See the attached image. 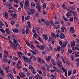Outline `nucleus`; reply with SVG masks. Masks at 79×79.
Segmentation results:
<instances>
[{"instance_id": "obj_1", "label": "nucleus", "mask_w": 79, "mask_h": 79, "mask_svg": "<svg viewBox=\"0 0 79 79\" xmlns=\"http://www.w3.org/2000/svg\"><path fill=\"white\" fill-rule=\"evenodd\" d=\"M36 47L38 48L41 50H44L45 49V48L46 47L44 45H40L39 44H37L36 45Z\"/></svg>"}, {"instance_id": "obj_2", "label": "nucleus", "mask_w": 79, "mask_h": 79, "mask_svg": "<svg viewBox=\"0 0 79 79\" xmlns=\"http://www.w3.org/2000/svg\"><path fill=\"white\" fill-rule=\"evenodd\" d=\"M36 8L38 10V11L40 13H41L42 12L40 11V10H41V6H40V3L37 2L36 3Z\"/></svg>"}, {"instance_id": "obj_3", "label": "nucleus", "mask_w": 79, "mask_h": 79, "mask_svg": "<svg viewBox=\"0 0 79 79\" xmlns=\"http://www.w3.org/2000/svg\"><path fill=\"white\" fill-rule=\"evenodd\" d=\"M18 42H19L20 43V41L19 40H16L15 39H14L13 40V42L14 43L15 45L16 46H17V45H19Z\"/></svg>"}, {"instance_id": "obj_4", "label": "nucleus", "mask_w": 79, "mask_h": 79, "mask_svg": "<svg viewBox=\"0 0 79 79\" xmlns=\"http://www.w3.org/2000/svg\"><path fill=\"white\" fill-rule=\"evenodd\" d=\"M49 27H51V26H54V24L53 23V21H52L50 20L49 22Z\"/></svg>"}, {"instance_id": "obj_5", "label": "nucleus", "mask_w": 79, "mask_h": 79, "mask_svg": "<svg viewBox=\"0 0 79 79\" xmlns=\"http://www.w3.org/2000/svg\"><path fill=\"white\" fill-rule=\"evenodd\" d=\"M38 62H39V63H40V64H42V63H44V61L42 60V59L41 58H38Z\"/></svg>"}, {"instance_id": "obj_6", "label": "nucleus", "mask_w": 79, "mask_h": 79, "mask_svg": "<svg viewBox=\"0 0 79 79\" xmlns=\"http://www.w3.org/2000/svg\"><path fill=\"white\" fill-rule=\"evenodd\" d=\"M11 15L12 16H13L14 17V18L15 19H17V14H14L12 13L11 14Z\"/></svg>"}, {"instance_id": "obj_7", "label": "nucleus", "mask_w": 79, "mask_h": 79, "mask_svg": "<svg viewBox=\"0 0 79 79\" xmlns=\"http://www.w3.org/2000/svg\"><path fill=\"white\" fill-rule=\"evenodd\" d=\"M59 37H60V39H63V38H64V37H65L64 35V34H63V33L60 34Z\"/></svg>"}, {"instance_id": "obj_8", "label": "nucleus", "mask_w": 79, "mask_h": 79, "mask_svg": "<svg viewBox=\"0 0 79 79\" xmlns=\"http://www.w3.org/2000/svg\"><path fill=\"white\" fill-rule=\"evenodd\" d=\"M19 75L20 77H21V78H23V77H26V74H25V73H22V75H21L20 73H19Z\"/></svg>"}, {"instance_id": "obj_9", "label": "nucleus", "mask_w": 79, "mask_h": 79, "mask_svg": "<svg viewBox=\"0 0 79 79\" xmlns=\"http://www.w3.org/2000/svg\"><path fill=\"white\" fill-rule=\"evenodd\" d=\"M12 31L15 33H18V32H19V30L16 28L13 29Z\"/></svg>"}, {"instance_id": "obj_10", "label": "nucleus", "mask_w": 79, "mask_h": 79, "mask_svg": "<svg viewBox=\"0 0 79 79\" xmlns=\"http://www.w3.org/2000/svg\"><path fill=\"white\" fill-rule=\"evenodd\" d=\"M10 67L9 66H5L3 67V70H7V69H9Z\"/></svg>"}, {"instance_id": "obj_11", "label": "nucleus", "mask_w": 79, "mask_h": 79, "mask_svg": "<svg viewBox=\"0 0 79 79\" xmlns=\"http://www.w3.org/2000/svg\"><path fill=\"white\" fill-rule=\"evenodd\" d=\"M5 31L6 33H7V34H10V32L9 28H6Z\"/></svg>"}, {"instance_id": "obj_12", "label": "nucleus", "mask_w": 79, "mask_h": 79, "mask_svg": "<svg viewBox=\"0 0 79 79\" xmlns=\"http://www.w3.org/2000/svg\"><path fill=\"white\" fill-rule=\"evenodd\" d=\"M69 10H75V8L74 7H68L67 10L69 11Z\"/></svg>"}, {"instance_id": "obj_13", "label": "nucleus", "mask_w": 79, "mask_h": 79, "mask_svg": "<svg viewBox=\"0 0 79 79\" xmlns=\"http://www.w3.org/2000/svg\"><path fill=\"white\" fill-rule=\"evenodd\" d=\"M58 66H61L62 65V63L60 61L57 62Z\"/></svg>"}, {"instance_id": "obj_14", "label": "nucleus", "mask_w": 79, "mask_h": 79, "mask_svg": "<svg viewBox=\"0 0 79 79\" xmlns=\"http://www.w3.org/2000/svg\"><path fill=\"white\" fill-rule=\"evenodd\" d=\"M74 28L73 27H70V32H72V33H74Z\"/></svg>"}, {"instance_id": "obj_15", "label": "nucleus", "mask_w": 79, "mask_h": 79, "mask_svg": "<svg viewBox=\"0 0 79 79\" xmlns=\"http://www.w3.org/2000/svg\"><path fill=\"white\" fill-rule=\"evenodd\" d=\"M73 72L72 71V70L70 69L68 71V75L69 76L72 74Z\"/></svg>"}, {"instance_id": "obj_16", "label": "nucleus", "mask_w": 79, "mask_h": 79, "mask_svg": "<svg viewBox=\"0 0 79 79\" xmlns=\"http://www.w3.org/2000/svg\"><path fill=\"white\" fill-rule=\"evenodd\" d=\"M68 42H67V41H66V42H64L62 45L63 47L66 48V45H67V44H68Z\"/></svg>"}, {"instance_id": "obj_17", "label": "nucleus", "mask_w": 79, "mask_h": 79, "mask_svg": "<svg viewBox=\"0 0 79 79\" xmlns=\"http://www.w3.org/2000/svg\"><path fill=\"white\" fill-rule=\"evenodd\" d=\"M44 23L46 25V27H48V26L49 25V23H48V22L47 20H45Z\"/></svg>"}, {"instance_id": "obj_18", "label": "nucleus", "mask_w": 79, "mask_h": 79, "mask_svg": "<svg viewBox=\"0 0 79 79\" xmlns=\"http://www.w3.org/2000/svg\"><path fill=\"white\" fill-rule=\"evenodd\" d=\"M51 35L52 37L53 38H56V35L54 33H52L51 34Z\"/></svg>"}, {"instance_id": "obj_19", "label": "nucleus", "mask_w": 79, "mask_h": 79, "mask_svg": "<svg viewBox=\"0 0 79 79\" xmlns=\"http://www.w3.org/2000/svg\"><path fill=\"white\" fill-rule=\"evenodd\" d=\"M30 11L32 15H33V14H34V13L35 11V10L33 9H31L30 10Z\"/></svg>"}, {"instance_id": "obj_20", "label": "nucleus", "mask_w": 79, "mask_h": 79, "mask_svg": "<svg viewBox=\"0 0 79 79\" xmlns=\"http://www.w3.org/2000/svg\"><path fill=\"white\" fill-rule=\"evenodd\" d=\"M25 6H26V7H27V8H28L29 7V3H28V2L26 1H25Z\"/></svg>"}, {"instance_id": "obj_21", "label": "nucleus", "mask_w": 79, "mask_h": 79, "mask_svg": "<svg viewBox=\"0 0 79 79\" xmlns=\"http://www.w3.org/2000/svg\"><path fill=\"white\" fill-rule=\"evenodd\" d=\"M66 16H67V18H69L70 16H71V14L70 12H68L67 14H66Z\"/></svg>"}, {"instance_id": "obj_22", "label": "nucleus", "mask_w": 79, "mask_h": 79, "mask_svg": "<svg viewBox=\"0 0 79 79\" xmlns=\"http://www.w3.org/2000/svg\"><path fill=\"white\" fill-rule=\"evenodd\" d=\"M3 73V70H1L0 71V73L2 75V76L3 77L4 76V75H5V74Z\"/></svg>"}, {"instance_id": "obj_23", "label": "nucleus", "mask_w": 79, "mask_h": 79, "mask_svg": "<svg viewBox=\"0 0 79 79\" xmlns=\"http://www.w3.org/2000/svg\"><path fill=\"white\" fill-rule=\"evenodd\" d=\"M75 45V42H74V41H73L72 42L71 44V45L72 46V47H73L74 45Z\"/></svg>"}, {"instance_id": "obj_24", "label": "nucleus", "mask_w": 79, "mask_h": 79, "mask_svg": "<svg viewBox=\"0 0 79 79\" xmlns=\"http://www.w3.org/2000/svg\"><path fill=\"white\" fill-rule=\"evenodd\" d=\"M8 5L9 8V9H11V10H12V9L13 10V9H14V7L11 6L10 5V4H8Z\"/></svg>"}, {"instance_id": "obj_25", "label": "nucleus", "mask_w": 79, "mask_h": 79, "mask_svg": "<svg viewBox=\"0 0 79 79\" xmlns=\"http://www.w3.org/2000/svg\"><path fill=\"white\" fill-rule=\"evenodd\" d=\"M31 72H32V73H33V74H35V73H36L35 70V69H33V70H31Z\"/></svg>"}, {"instance_id": "obj_26", "label": "nucleus", "mask_w": 79, "mask_h": 79, "mask_svg": "<svg viewBox=\"0 0 79 79\" xmlns=\"http://www.w3.org/2000/svg\"><path fill=\"white\" fill-rule=\"evenodd\" d=\"M74 20L75 21L77 22V21H78V18H77V17L75 16L74 17Z\"/></svg>"}, {"instance_id": "obj_27", "label": "nucleus", "mask_w": 79, "mask_h": 79, "mask_svg": "<svg viewBox=\"0 0 79 79\" xmlns=\"http://www.w3.org/2000/svg\"><path fill=\"white\" fill-rule=\"evenodd\" d=\"M22 58L23 59V60H26V61H27V60H28V59L27 58V57L25 56H23L22 57Z\"/></svg>"}, {"instance_id": "obj_28", "label": "nucleus", "mask_w": 79, "mask_h": 79, "mask_svg": "<svg viewBox=\"0 0 79 79\" xmlns=\"http://www.w3.org/2000/svg\"><path fill=\"white\" fill-rule=\"evenodd\" d=\"M30 18H31V17L30 16H27V17H25V21L28 20V19H29Z\"/></svg>"}, {"instance_id": "obj_29", "label": "nucleus", "mask_w": 79, "mask_h": 79, "mask_svg": "<svg viewBox=\"0 0 79 79\" xmlns=\"http://www.w3.org/2000/svg\"><path fill=\"white\" fill-rule=\"evenodd\" d=\"M42 54L43 55H46L47 54V51H42Z\"/></svg>"}, {"instance_id": "obj_30", "label": "nucleus", "mask_w": 79, "mask_h": 79, "mask_svg": "<svg viewBox=\"0 0 79 79\" xmlns=\"http://www.w3.org/2000/svg\"><path fill=\"white\" fill-rule=\"evenodd\" d=\"M53 68L54 69V70H55V71L57 73H58V69H57V68H56L55 66H53Z\"/></svg>"}, {"instance_id": "obj_31", "label": "nucleus", "mask_w": 79, "mask_h": 79, "mask_svg": "<svg viewBox=\"0 0 79 79\" xmlns=\"http://www.w3.org/2000/svg\"><path fill=\"white\" fill-rule=\"evenodd\" d=\"M64 29H65V30H66V28L64 27H62V28L61 29V31H62V32H64Z\"/></svg>"}, {"instance_id": "obj_32", "label": "nucleus", "mask_w": 79, "mask_h": 79, "mask_svg": "<svg viewBox=\"0 0 79 79\" xmlns=\"http://www.w3.org/2000/svg\"><path fill=\"white\" fill-rule=\"evenodd\" d=\"M31 7H32V8H34V7H35V4H34V3L32 2H31Z\"/></svg>"}, {"instance_id": "obj_33", "label": "nucleus", "mask_w": 79, "mask_h": 79, "mask_svg": "<svg viewBox=\"0 0 79 79\" xmlns=\"http://www.w3.org/2000/svg\"><path fill=\"white\" fill-rule=\"evenodd\" d=\"M0 31L2 32L3 34H5V30H3V29H0Z\"/></svg>"}, {"instance_id": "obj_34", "label": "nucleus", "mask_w": 79, "mask_h": 79, "mask_svg": "<svg viewBox=\"0 0 79 79\" xmlns=\"http://www.w3.org/2000/svg\"><path fill=\"white\" fill-rule=\"evenodd\" d=\"M27 24H28V26L30 27V28L31 29V24L30 23V22H27Z\"/></svg>"}, {"instance_id": "obj_35", "label": "nucleus", "mask_w": 79, "mask_h": 79, "mask_svg": "<svg viewBox=\"0 0 79 79\" xmlns=\"http://www.w3.org/2000/svg\"><path fill=\"white\" fill-rule=\"evenodd\" d=\"M5 18L6 19H8V13H7L6 12H5Z\"/></svg>"}, {"instance_id": "obj_36", "label": "nucleus", "mask_w": 79, "mask_h": 79, "mask_svg": "<svg viewBox=\"0 0 79 79\" xmlns=\"http://www.w3.org/2000/svg\"><path fill=\"white\" fill-rule=\"evenodd\" d=\"M44 39H45V40H48V38L47 37V35H45L44 37Z\"/></svg>"}, {"instance_id": "obj_37", "label": "nucleus", "mask_w": 79, "mask_h": 79, "mask_svg": "<svg viewBox=\"0 0 79 79\" xmlns=\"http://www.w3.org/2000/svg\"><path fill=\"white\" fill-rule=\"evenodd\" d=\"M3 61L5 63H6L7 62H8V59L6 58L4 59L3 60Z\"/></svg>"}, {"instance_id": "obj_38", "label": "nucleus", "mask_w": 79, "mask_h": 79, "mask_svg": "<svg viewBox=\"0 0 79 79\" xmlns=\"http://www.w3.org/2000/svg\"><path fill=\"white\" fill-rule=\"evenodd\" d=\"M31 47L33 49H35V47H34V45H33V44H32L31 43Z\"/></svg>"}, {"instance_id": "obj_39", "label": "nucleus", "mask_w": 79, "mask_h": 79, "mask_svg": "<svg viewBox=\"0 0 79 79\" xmlns=\"http://www.w3.org/2000/svg\"><path fill=\"white\" fill-rule=\"evenodd\" d=\"M38 39L41 42H43V40H42V39H40V38L39 36V38H38Z\"/></svg>"}, {"instance_id": "obj_40", "label": "nucleus", "mask_w": 79, "mask_h": 79, "mask_svg": "<svg viewBox=\"0 0 79 79\" xmlns=\"http://www.w3.org/2000/svg\"><path fill=\"white\" fill-rule=\"evenodd\" d=\"M29 69H34V67L32 65L29 66Z\"/></svg>"}, {"instance_id": "obj_41", "label": "nucleus", "mask_w": 79, "mask_h": 79, "mask_svg": "<svg viewBox=\"0 0 79 79\" xmlns=\"http://www.w3.org/2000/svg\"><path fill=\"white\" fill-rule=\"evenodd\" d=\"M57 49V50H58V51H57V52L60 51V50H61V47H60V46L58 47Z\"/></svg>"}, {"instance_id": "obj_42", "label": "nucleus", "mask_w": 79, "mask_h": 79, "mask_svg": "<svg viewBox=\"0 0 79 79\" xmlns=\"http://www.w3.org/2000/svg\"><path fill=\"white\" fill-rule=\"evenodd\" d=\"M70 79H76V77L75 76H72L70 77Z\"/></svg>"}, {"instance_id": "obj_43", "label": "nucleus", "mask_w": 79, "mask_h": 79, "mask_svg": "<svg viewBox=\"0 0 79 79\" xmlns=\"http://www.w3.org/2000/svg\"><path fill=\"white\" fill-rule=\"evenodd\" d=\"M46 4L44 3L42 6L43 9H44V8H46Z\"/></svg>"}, {"instance_id": "obj_44", "label": "nucleus", "mask_w": 79, "mask_h": 79, "mask_svg": "<svg viewBox=\"0 0 79 79\" xmlns=\"http://www.w3.org/2000/svg\"><path fill=\"white\" fill-rule=\"evenodd\" d=\"M4 25V24H3V22H2L1 21H0V25L3 26Z\"/></svg>"}, {"instance_id": "obj_45", "label": "nucleus", "mask_w": 79, "mask_h": 79, "mask_svg": "<svg viewBox=\"0 0 79 79\" xmlns=\"http://www.w3.org/2000/svg\"><path fill=\"white\" fill-rule=\"evenodd\" d=\"M41 69L43 70H44V71H45V67L44 66H42L41 67Z\"/></svg>"}, {"instance_id": "obj_46", "label": "nucleus", "mask_w": 79, "mask_h": 79, "mask_svg": "<svg viewBox=\"0 0 79 79\" xmlns=\"http://www.w3.org/2000/svg\"><path fill=\"white\" fill-rule=\"evenodd\" d=\"M4 52L5 53V54H6L7 56H8V51L5 50L4 51Z\"/></svg>"}, {"instance_id": "obj_47", "label": "nucleus", "mask_w": 79, "mask_h": 79, "mask_svg": "<svg viewBox=\"0 0 79 79\" xmlns=\"http://www.w3.org/2000/svg\"><path fill=\"white\" fill-rule=\"evenodd\" d=\"M63 18L65 20V21H68V19L66 18L64 16H63Z\"/></svg>"}, {"instance_id": "obj_48", "label": "nucleus", "mask_w": 79, "mask_h": 79, "mask_svg": "<svg viewBox=\"0 0 79 79\" xmlns=\"http://www.w3.org/2000/svg\"><path fill=\"white\" fill-rule=\"evenodd\" d=\"M14 2L16 3L17 4H18V3H19V0H15Z\"/></svg>"}, {"instance_id": "obj_49", "label": "nucleus", "mask_w": 79, "mask_h": 79, "mask_svg": "<svg viewBox=\"0 0 79 79\" xmlns=\"http://www.w3.org/2000/svg\"><path fill=\"white\" fill-rule=\"evenodd\" d=\"M14 60H15V61H17V60H18V59L15 57H14Z\"/></svg>"}, {"instance_id": "obj_50", "label": "nucleus", "mask_w": 79, "mask_h": 79, "mask_svg": "<svg viewBox=\"0 0 79 79\" xmlns=\"http://www.w3.org/2000/svg\"><path fill=\"white\" fill-rule=\"evenodd\" d=\"M55 24H60V23H59V21L56 20L55 21Z\"/></svg>"}, {"instance_id": "obj_51", "label": "nucleus", "mask_w": 79, "mask_h": 79, "mask_svg": "<svg viewBox=\"0 0 79 79\" xmlns=\"http://www.w3.org/2000/svg\"><path fill=\"white\" fill-rule=\"evenodd\" d=\"M62 6H63V8H64L65 9H67V7H66V6L65 7V5H64V4H63V5H62Z\"/></svg>"}, {"instance_id": "obj_52", "label": "nucleus", "mask_w": 79, "mask_h": 79, "mask_svg": "<svg viewBox=\"0 0 79 79\" xmlns=\"http://www.w3.org/2000/svg\"><path fill=\"white\" fill-rule=\"evenodd\" d=\"M68 51L70 53H72V50L71 49H69L68 50Z\"/></svg>"}, {"instance_id": "obj_53", "label": "nucleus", "mask_w": 79, "mask_h": 79, "mask_svg": "<svg viewBox=\"0 0 79 79\" xmlns=\"http://www.w3.org/2000/svg\"><path fill=\"white\" fill-rule=\"evenodd\" d=\"M20 5L21 8H23V7L24 6L23 5V3L21 2Z\"/></svg>"}, {"instance_id": "obj_54", "label": "nucleus", "mask_w": 79, "mask_h": 79, "mask_svg": "<svg viewBox=\"0 0 79 79\" xmlns=\"http://www.w3.org/2000/svg\"><path fill=\"white\" fill-rule=\"evenodd\" d=\"M33 38H36L37 37V34L35 33L33 36Z\"/></svg>"}, {"instance_id": "obj_55", "label": "nucleus", "mask_w": 79, "mask_h": 79, "mask_svg": "<svg viewBox=\"0 0 79 79\" xmlns=\"http://www.w3.org/2000/svg\"><path fill=\"white\" fill-rule=\"evenodd\" d=\"M27 60V62L28 63H31V59H28Z\"/></svg>"}, {"instance_id": "obj_56", "label": "nucleus", "mask_w": 79, "mask_h": 79, "mask_svg": "<svg viewBox=\"0 0 79 79\" xmlns=\"http://www.w3.org/2000/svg\"><path fill=\"white\" fill-rule=\"evenodd\" d=\"M69 20L71 22H73V17H71L70 19H69Z\"/></svg>"}, {"instance_id": "obj_57", "label": "nucleus", "mask_w": 79, "mask_h": 79, "mask_svg": "<svg viewBox=\"0 0 79 79\" xmlns=\"http://www.w3.org/2000/svg\"><path fill=\"white\" fill-rule=\"evenodd\" d=\"M61 53L62 54H63V53H64V49H61Z\"/></svg>"}, {"instance_id": "obj_58", "label": "nucleus", "mask_w": 79, "mask_h": 79, "mask_svg": "<svg viewBox=\"0 0 79 79\" xmlns=\"http://www.w3.org/2000/svg\"><path fill=\"white\" fill-rule=\"evenodd\" d=\"M38 72L40 74H42V71L40 70H37Z\"/></svg>"}, {"instance_id": "obj_59", "label": "nucleus", "mask_w": 79, "mask_h": 79, "mask_svg": "<svg viewBox=\"0 0 79 79\" xmlns=\"http://www.w3.org/2000/svg\"><path fill=\"white\" fill-rule=\"evenodd\" d=\"M22 33L23 34H25V30H24L23 29L22 30Z\"/></svg>"}, {"instance_id": "obj_60", "label": "nucleus", "mask_w": 79, "mask_h": 79, "mask_svg": "<svg viewBox=\"0 0 79 79\" xmlns=\"http://www.w3.org/2000/svg\"><path fill=\"white\" fill-rule=\"evenodd\" d=\"M23 71H26V72H27V69L26 68H24L23 69Z\"/></svg>"}, {"instance_id": "obj_61", "label": "nucleus", "mask_w": 79, "mask_h": 79, "mask_svg": "<svg viewBox=\"0 0 79 79\" xmlns=\"http://www.w3.org/2000/svg\"><path fill=\"white\" fill-rule=\"evenodd\" d=\"M48 46H49V49H50L51 51H52V46H50V45H49Z\"/></svg>"}, {"instance_id": "obj_62", "label": "nucleus", "mask_w": 79, "mask_h": 79, "mask_svg": "<svg viewBox=\"0 0 79 79\" xmlns=\"http://www.w3.org/2000/svg\"><path fill=\"white\" fill-rule=\"evenodd\" d=\"M9 76L11 78V79H14V77L13 76H12V75H11V74H10Z\"/></svg>"}, {"instance_id": "obj_63", "label": "nucleus", "mask_w": 79, "mask_h": 79, "mask_svg": "<svg viewBox=\"0 0 79 79\" xmlns=\"http://www.w3.org/2000/svg\"><path fill=\"white\" fill-rule=\"evenodd\" d=\"M28 32H29V29H26V34L28 33Z\"/></svg>"}, {"instance_id": "obj_64", "label": "nucleus", "mask_w": 79, "mask_h": 79, "mask_svg": "<svg viewBox=\"0 0 79 79\" xmlns=\"http://www.w3.org/2000/svg\"><path fill=\"white\" fill-rule=\"evenodd\" d=\"M17 67L18 68H21V66H20V64H17Z\"/></svg>"}]
</instances>
